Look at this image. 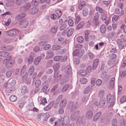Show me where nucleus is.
Segmentation results:
<instances>
[{"mask_svg": "<svg viewBox=\"0 0 126 126\" xmlns=\"http://www.w3.org/2000/svg\"><path fill=\"white\" fill-rule=\"evenodd\" d=\"M18 30L16 29L13 28L11 29L8 31H6V34L10 37H15L17 35L18 33Z\"/></svg>", "mask_w": 126, "mask_h": 126, "instance_id": "nucleus-1", "label": "nucleus"}, {"mask_svg": "<svg viewBox=\"0 0 126 126\" xmlns=\"http://www.w3.org/2000/svg\"><path fill=\"white\" fill-rule=\"evenodd\" d=\"M63 122L60 121L58 123L59 126H67L66 125L69 123V120L68 116L66 115L64 116L63 118Z\"/></svg>", "mask_w": 126, "mask_h": 126, "instance_id": "nucleus-2", "label": "nucleus"}, {"mask_svg": "<svg viewBox=\"0 0 126 126\" xmlns=\"http://www.w3.org/2000/svg\"><path fill=\"white\" fill-rule=\"evenodd\" d=\"M115 100V95L114 94L112 95L110 94L107 96V101L108 103H111V106H113L114 104V101Z\"/></svg>", "mask_w": 126, "mask_h": 126, "instance_id": "nucleus-3", "label": "nucleus"}, {"mask_svg": "<svg viewBox=\"0 0 126 126\" xmlns=\"http://www.w3.org/2000/svg\"><path fill=\"white\" fill-rule=\"evenodd\" d=\"M68 105L69 108L71 109V111H72L78 106V103L77 102H74L73 101H71L68 103Z\"/></svg>", "mask_w": 126, "mask_h": 126, "instance_id": "nucleus-4", "label": "nucleus"}, {"mask_svg": "<svg viewBox=\"0 0 126 126\" xmlns=\"http://www.w3.org/2000/svg\"><path fill=\"white\" fill-rule=\"evenodd\" d=\"M28 22L26 20H22L19 22V26L22 28H25L28 26Z\"/></svg>", "mask_w": 126, "mask_h": 126, "instance_id": "nucleus-5", "label": "nucleus"}, {"mask_svg": "<svg viewBox=\"0 0 126 126\" xmlns=\"http://www.w3.org/2000/svg\"><path fill=\"white\" fill-rule=\"evenodd\" d=\"M31 6V4L30 3H28L24 6L21 7L20 8V11L21 12H25L28 10Z\"/></svg>", "mask_w": 126, "mask_h": 126, "instance_id": "nucleus-6", "label": "nucleus"}, {"mask_svg": "<svg viewBox=\"0 0 126 126\" xmlns=\"http://www.w3.org/2000/svg\"><path fill=\"white\" fill-rule=\"evenodd\" d=\"M117 42L119 48L121 49H123L126 46V44L125 42L122 41L120 39H118L117 40Z\"/></svg>", "mask_w": 126, "mask_h": 126, "instance_id": "nucleus-7", "label": "nucleus"}, {"mask_svg": "<svg viewBox=\"0 0 126 126\" xmlns=\"http://www.w3.org/2000/svg\"><path fill=\"white\" fill-rule=\"evenodd\" d=\"M84 116L79 117L77 120L76 121V124L77 126H80L81 124L84 123Z\"/></svg>", "mask_w": 126, "mask_h": 126, "instance_id": "nucleus-8", "label": "nucleus"}, {"mask_svg": "<svg viewBox=\"0 0 126 126\" xmlns=\"http://www.w3.org/2000/svg\"><path fill=\"white\" fill-rule=\"evenodd\" d=\"M73 55L74 56H77L79 58H81L83 54L80 50L77 49L74 51L73 53Z\"/></svg>", "mask_w": 126, "mask_h": 126, "instance_id": "nucleus-9", "label": "nucleus"}, {"mask_svg": "<svg viewBox=\"0 0 126 126\" xmlns=\"http://www.w3.org/2000/svg\"><path fill=\"white\" fill-rule=\"evenodd\" d=\"M71 73L72 68L71 66L70 65H68L66 68L64 74L65 76H68Z\"/></svg>", "mask_w": 126, "mask_h": 126, "instance_id": "nucleus-10", "label": "nucleus"}, {"mask_svg": "<svg viewBox=\"0 0 126 126\" xmlns=\"http://www.w3.org/2000/svg\"><path fill=\"white\" fill-rule=\"evenodd\" d=\"M15 63L14 60H12L10 61H6L5 62V66L7 68L9 69L12 67Z\"/></svg>", "mask_w": 126, "mask_h": 126, "instance_id": "nucleus-11", "label": "nucleus"}, {"mask_svg": "<svg viewBox=\"0 0 126 126\" xmlns=\"http://www.w3.org/2000/svg\"><path fill=\"white\" fill-rule=\"evenodd\" d=\"M39 11V8L37 7H33L30 9L29 11V14H34L37 13Z\"/></svg>", "mask_w": 126, "mask_h": 126, "instance_id": "nucleus-12", "label": "nucleus"}, {"mask_svg": "<svg viewBox=\"0 0 126 126\" xmlns=\"http://www.w3.org/2000/svg\"><path fill=\"white\" fill-rule=\"evenodd\" d=\"M79 115V111H76L71 116V119L72 121H74L76 120Z\"/></svg>", "mask_w": 126, "mask_h": 126, "instance_id": "nucleus-13", "label": "nucleus"}, {"mask_svg": "<svg viewBox=\"0 0 126 126\" xmlns=\"http://www.w3.org/2000/svg\"><path fill=\"white\" fill-rule=\"evenodd\" d=\"M99 17V16L98 15H95L93 20V23L94 25L97 26L99 24V21L98 20Z\"/></svg>", "mask_w": 126, "mask_h": 126, "instance_id": "nucleus-14", "label": "nucleus"}, {"mask_svg": "<svg viewBox=\"0 0 126 126\" xmlns=\"http://www.w3.org/2000/svg\"><path fill=\"white\" fill-rule=\"evenodd\" d=\"M102 114L101 111H99L93 117V121H97L101 117Z\"/></svg>", "mask_w": 126, "mask_h": 126, "instance_id": "nucleus-15", "label": "nucleus"}, {"mask_svg": "<svg viewBox=\"0 0 126 126\" xmlns=\"http://www.w3.org/2000/svg\"><path fill=\"white\" fill-rule=\"evenodd\" d=\"M99 60L97 59H95L94 61L92 64V69L94 70L97 67L99 63Z\"/></svg>", "mask_w": 126, "mask_h": 126, "instance_id": "nucleus-16", "label": "nucleus"}, {"mask_svg": "<svg viewBox=\"0 0 126 126\" xmlns=\"http://www.w3.org/2000/svg\"><path fill=\"white\" fill-rule=\"evenodd\" d=\"M86 3L85 1H80L78 3V8L80 10H82L85 6Z\"/></svg>", "mask_w": 126, "mask_h": 126, "instance_id": "nucleus-17", "label": "nucleus"}, {"mask_svg": "<svg viewBox=\"0 0 126 126\" xmlns=\"http://www.w3.org/2000/svg\"><path fill=\"white\" fill-rule=\"evenodd\" d=\"M26 16V14L25 13H23L19 14L18 15L16 16V19L18 20H21L22 18Z\"/></svg>", "mask_w": 126, "mask_h": 126, "instance_id": "nucleus-18", "label": "nucleus"}, {"mask_svg": "<svg viewBox=\"0 0 126 126\" xmlns=\"http://www.w3.org/2000/svg\"><path fill=\"white\" fill-rule=\"evenodd\" d=\"M115 61L116 60H109L108 61V64L109 65L111 66H114L117 64L118 63V62H116Z\"/></svg>", "mask_w": 126, "mask_h": 126, "instance_id": "nucleus-19", "label": "nucleus"}, {"mask_svg": "<svg viewBox=\"0 0 126 126\" xmlns=\"http://www.w3.org/2000/svg\"><path fill=\"white\" fill-rule=\"evenodd\" d=\"M93 112L92 110H89L86 113L85 115L88 118H91L93 115Z\"/></svg>", "mask_w": 126, "mask_h": 126, "instance_id": "nucleus-20", "label": "nucleus"}, {"mask_svg": "<svg viewBox=\"0 0 126 126\" xmlns=\"http://www.w3.org/2000/svg\"><path fill=\"white\" fill-rule=\"evenodd\" d=\"M106 26L104 24H102L100 27V32L102 33H103L106 32Z\"/></svg>", "mask_w": 126, "mask_h": 126, "instance_id": "nucleus-21", "label": "nucleus"}, {"mask_svg": "<svg viewBox=\"0 0 126 126\" xmlns=\"http://www.w3.org/2000/svg\"><path fill=\"white\" fill-rule=\"evenodd\" d=\"M53 104V103L52 102H50L49 104L47 106L44 108L45 111H47L50 110L52 107Z\"/></svg>", "mask_w": 126, "mask_h": 126, "instance_id": "nucleus-22", "label": "nucleus"}, {"mask_svg": "<svg viewBox=\"0 0 126 126\" xmlns=\"http://www.w3.org/2000/svg\"><path fill=\"white\" fill-rule=\"evenodd\" d=\"M53 56V53L52 50H48L47 53V56L46 58H49L52 57Z\"/></svg>", "mask_w": 126, "mask_h": 126, "instance_id": "nucleus-23", "label": "nucleus"}, {"mask_svg": "<svg viewBox=\"0 0 126 126\" xmlns=\"http://www.w3.org/2000/svg\"><path fill=\"white\" fill-rule=\"evenodd\" d=\"M84 24V22L83 21L80 22L77 26L76 27V30H79L81 29L83 26Z\"/></svg>", "mask_w": 126, "mask_h": 126, "instance_id": "nucleus-24", "label": "nucleus"}, {"mask_svg": "<svg viewBox=\"0 0 126 126\" xmlns=\"http://www.w3.org/2000/svg\"><path fill=\"white\" fill-rule=\"evenodd\" d=\"M106 102V101L105 99H100L99 104V108H102L105 105Z\"/></svg>", "mask_w": 126, "mask_h": 126, "instance_id": "nucleus-25", "label": "nucleus"}, {"mask_svg": "<svg viewBox=\"0 0 126 126\" xmlns=\"http://www.w3.org/2000/svg\"><path fill=\"white\" fill-rule=\"evenodd\" d=\"M55 12L57 15V19H58L62 15V12L61 10L60 9H57L55 10Z\"/></svg>", "mask_w": 126, "mask_h": 126, "instance_id": "nucleus-26", "label": "nucleus"}, {"mask_svg": "<svg viewBox=\"0 0 126 126\" xmlns=\"http://www.w3.org/2000/svg\"><path fill=\"white\" fill-rule=\"evenodd\" d=\"M10 54L9 53L5 51H0V56L3 57H5Z\"/></svg>", "mask_w": 126, "mask_h": 126, "instance_id": "nucleus-27", "label": "nucleus"}, {"mask_svg": "<svg viewBox=\"0 0 126 126\" xmlns=\"http://www.w3.org/2000/svg\"><path fill=\"white\" fill-rule=\"evenodd\" d=\"M49 114L43 113V118L42 119V121L44 122L47 121L48 118H49Z\"/></svg>", "mask_w": 126, "mask_h": 126, "instance_id": "nucleus-28", "label": "nucleus"}, {"mask_svg": "<svg viewBox=\"0 0 126 126\" xmlns=\"http://www.w3.org/2000/svg\"><path fill=\"white\" fill-rule=\"evenodd\" d=\"M34 67L32 65L30 66L28 71V75L29 76H31L34 71Z\"/></svg>", "mask_w": 126, "mask_h": 126, "instance_id": "nucleus-29", "label": "nucleus"}, {"mask_svg": "<svg viewBox=\"0 0 126 126\" xmlns=\"http://www.w3.org/2000/svg\"><path fill=\"white\" fill-rule=\"evenodd\" d=\"M52 47L54 50H57L60 49L62 48V46L58 44H55L53 45L52 46Z\"/></svg>", "mask_w": 126, "mask_h": 126, "instance_id": "nucleus-30", "label": "nucleus"}, {"mask_svg": "<svg viewBox=\"0 0 126 126\" xmlns=\"http://www.w3.org/2000/svg\"><path fill=\"white\" fill-rule=\"evenodd\" d=\"M92 86H88L86 87L84 91V93L87 94L89 93L92 89Z\"/></svg>", "mask_w": 126, "mask_h": 126, "instance_id": "nucleus-31", "label": "nucleus"}, {"mask_svg": "<svg viewBox=\"0 0 126 126\" xmlns=\"http://www.w3.org/2000/svg\"><path fill=\"white\" fill-rule=\"evenodd\" d=\"M21 92L23 94L28 93V90L27 87L25 85L22 86L21 89Z\"/></svg>", "mask_w": 126, "mask_h": 126, "instance_id": "nucleus-32", "label": "nucleus"}, {"mask_svg": "<svg viewBox=\"0 0 126 126\" xmlns=\"http://www.w3.org/2000/svg\"><path fill=\"white\" fill-rule=\"evenodd\" d=\"M67 101L65 99H63L61 102L60 104V106L64 108L67 104Z\"/></svg>", "mask_w": 126, "mask_h": 126, "instance_id": "nucleus-33", "label": "nucleus"}, {"mask_svg": "<svg viewBox=\"0 0 126 126\" xmlns=\"http://www.w3.org/2000/svg\"><path fill=\"white\" fill-rule=\"evenodd\" d=\"M49 87V85L48 84H47L44 85L41 88V91L42 92L46 93L47 89Z\"/></svg>", "mask_w": 126, "mask_h": 126, "instance_id": "nucleus-34", "label": "nucleus"}, {"mask_svg": "<svg viewBox=\"0 0 126 126\" xmlns=\"http://www.w3.org/2000/svg\"><path fill=\"white\" fill-rule=\"evenodd\" d=\"M105 94V91L103 90H100L98 93V97L99 98H102L103 97Z\"/></svg>", "mask_w": 126, "mask_h": 126, "instance_id": "nucleus-35", "label": "nucleus"}, {"mask_svg": "<svg viewBox=\"0 0 126 126\" xmlns=\"http://www.w3.org/2000/svg\"><path fill=\"white\" fill-rule=\"evenodd\" d=\"M25 103L26 102L24 101L23 99L19 101L18 103L19 104V107L22 109Z\"/></svg>", "mask_w": 126, "mask_h": 126, "instance_id": "nucleus-36", "label": "nucleus"}, {"mask_svg": "<svg viewBox=\"0 0 126 126\" xmlns=\"http://www.w3.org/2000/svg\"><path fill=\"white\" fill-rule=\"evenodd\" d=\"M74 32V29L71 28L69 29L67 33V36L68 37H70L72 34Z\"/></svg>", "mask_w": 126, "mask_h": 126, "instance_id": "nucleus-37", "label": "nucleus"}, {"mask_svg": "<svg viewBox=\"0 0 126 126\" xmlns=\"http://www.w3.org/2000/svg\"><path fill=\"white\" fill-rule=\"evenodd\" d=\"M39 58V57H38L34 59L33 62V64L34 65H37L39 63L41 60Z\"/></svg>", "mask_w": 126, "mask_h": 126, "instance_id": "nucleus-38", "label": "nucleus"}, {"mask_svg": "<svg viewBox=\"0 0 126 126\" xmlns=\"http://www.w3.org/2000/svg\"><path fill=\"white\" fill-rule=\"evenodd\" d=\"M70 86V85L69 84H67L64 86L62 88V92H64L68 90Z\"/></svg>", "mask_w": 126, "mask_h": 126, "instance_id": "nucleus-39", "label": "nucleus"}, {"mask_svg": "<svg viewBox=\"0 0 126 126\" xmlns=\"http://www.w3.org/2000/svg\"><path fill=\"white\" fill-rule=\"evenodd\" d=\"M60 67V64L59 63H56L55 64L53 67L54 71L58 70Z\"/></svg>", "mask_w": 126, "mask_h": 126, "instance_id": "nucleus-40", "label": "nucleus"}, {"mask_svg": "<svg viewBox=\"0 0 126 126\" xmlns=\"http://www.w3.org/2000/svg\"><path fill=\"white\" fill-rule=\"evenodd\" d=\"M9 99L11 101L14 102L17 99V97L15 95H12L10 97Z\"/></svg>", "mask_w": 126, "mask_h": 126, "instance_id": "nucleus-41", "label": "nucleus"}, {"mask_svg": "<svg viewBox=\"0 0 126 126\" xmlns=\"http://www.w3.org/2000/svg\"><path fill=\"white\" fill-rule=\"evenodd\" d=\"M50 18L53 20H54L57 18V14L55 13H53L50 16Z\"/></svg>", "mask_w": 126, "mask_h": 126, "instance_id": "nucleus-42", "label": "nucleus"}, {"mask_svg": "<svg viewBox=\"0 0 126 126\" xmlns=\"http://www.w3.org/2000/svg\"><path fill=\"white\" fill-rule=\"evenodd\" d=\"M39 3L40 4H42L45 2L46 3L49 4L50 2V0H39Z\"/></svg>", "mask_w": 126, "mask_h": 126, "instance_id": "nucleus-43", "label": "nucleus"}, {"mask_svg": "<svg viewBox=\"0 0 126 126\" xmlns=\"http://www.w3.org/2000/svg\"><path fill=\"white\" fill-rule=\"evenodd\" d=\"M77 40L78 42L81 43L83 42L84 39L82 36H79L77 37Z\"/></svg>", "mask_w": 126, "mask_h": 126, "instance_id": "nucleus-44", "label": "nucleus"}, {"mask_svg": "<svg viewBox=\"0 0 126 126\" xmlns=\"http://www.w3.org/2000/svg\"><path fill=\"white\" fill-rule=\"evenodd\" d=\"M116 57V55L114 53H110L109 56V59H115Z\"/></svg>", "mask_w": 126, "mask_h": 126, "instance_id": "nucleus-45", "label": "nucleus"}, {"mask_svg": "<svg viewBox=\"0 0 126 126\" xmlns=\"http://www.w3.org/2000/svg\"><path fill=\"white\" fill-rule=\"evenodd\" d=\"M62 58V56H56L54 57V60L55 61H58L61 59Z\"/></svg>", "mask_w": 126, "mask_h": 126, "instance_id": "nucleus-46", "label": "nucleus"}, {"mask_svg": "<svg viewBox=\"0 0 126 126\" xmlns=\"http://www.w3.org/2000/svg\"><path fill=\"white\" fill-rule=\"evenodd\" d=\"M120 102L123 103L126 101V96L125 95H123L120 98Z\"/></svg>", "mask_w": 126, "mask_h": 126, "instance_id": "nucleus-47", "label": "nucleus"}, {"mask_svg": "<svg viewBox=\"0 0 126 126\" xmlns=\"http://www.w3.org/2000/svg\"><path fill=\"white\" fill-rule=\"evenodd\" d=\"M82 14L84 16H86L88 14V9L86 8H84L82 11Z\"/></svg>", "mask_w": 126, "mask_h": 126, "instance_id": "nucleus-48", "label": "nucleus"}, {"mask_svg": "<svg viewBox=\"0 0 126 126\" xmlns=\"http://www.w3.org/2000/svg\"><path fill=\"white\" fill-rule=\"evenodd\" d=\"M75 23L76 24L78 23L81 20L80 16L79 15L77 16L75 15Z\"/></svg>", "mask_w": 126, "mask_h": 126, "instance_id": "nucleus-49", "label": "nucleus"}, {"mask_svg": "<svg viewBox=\"0 0 126 126\" xmlns=\"http://www.w3.org/2000/svg\"><path fill=\"white\" fill-rule=\"evenodd\" d=\"M12 74V72L11 70H9L6 72V77L8 78L10 77Z\"/></svg>", "mask_w": 126, "mask_h": 126, "instance_id": "nucleus-50", "label": "nucleus"}, {"mask_svg": "<svg viewBox=\"0 0 126 126\" xmlns=\"http://www.w3.org/2000/svg\"><path fill=\"white\" fill-rule=\"evenodd\" d=\"M115 79L114 78H112L110 81V85L112 87H113L114 86Z\"/></svg>", "mask_w": 126, "mask_h": 126, "instance_id": "nucleus-51", "label": "nucleus"}, {"mask_svg": "<svg viewBox=\"0 0 126 126\" xmlns=\"http://www.w3.org/2000/svg\"><path fill=\"white\" fill-rule=\"evenodd\" d=\"M68 23L70 26H72L74 25V21L73 19L72 18H69L68 20Z\"/></svg>", "mask_w": 126, "mask_h": 126, "instance_id": "nucleus-52", "label": "nucleus"}, {"mask_svg": "<svg viewBox=\"0 0 126 126\" xmlns=\"http://www.w3.org/2000/svg\"><path fill=\"white\" fill-rule=\"evenodd\" d=\"M86 71L85 70H81L79 71V74L84 76L86 74Z\"/></svg>", "mask_w": 126, "mask_h": 126, "instance_id": "nucleus-53", "label": "nucleus"}, {"mask_svg": "<svg viewBox=\"0 0 126 126\" xmlns=\"http://www.w3.org/2000/svg\"><path fill=\"white\" fill-rule=\"evenodd\" d=\"M117 122L115 118L113 119L112 121V126H117Z\"/></svg>", "mask_w": 126, "mask_h": 126, "instance_id": "nucleus-54", "label": "nucleus"}, {"mask_svg": "<svg viewBox=\"0 0 126 126\" xmlns=\"http://www.w3.org/2000/svg\"><path fill=\"white\" fill-rule=\"evenodd\" d=\"M41 84L40 80L39 79L36 80L35 83V87H38Z\"/></svg>", "mask_w": 126, "mask_h": 126, "instance_id": "nucleus-55", "label": "nucleus"}, {"mask_svg": "<svg viewBox=\"0 0 126 126\" xmlns=\"http://www.w3.org/2000/svg\"><path fill=\"white\" fill-rule=\"evenodd\" d=\"M120 75L122 78L126 76V71H122L120 73Z\"/></svg>", "mask_w": 126, "mask_h": 126, "instance_id": "nucleus-56", "label": "nucleus"}, {"mask_svg": "<svg viewBox=\"0 0 126 126\" xmlns=\"http://www.w3.org/2000/svg\"><path fill=\"white\" fill-rule=\"evenodd\" d=\"M64 107L60 106V108L58 110V112L60 114H62L64 112Z\"/></svg>", "mask_w": 126, "mask_h": 126, "instance_id": "nucleus-57", "label": "nucleus"}, {"mask_svg": "<svg viewBox=\"0 0 126 126\" xmlns=\"http://www.w3.org/2000/svg\"><path fill=\"white\" fill-rule=\"evenodd\" d=\"M80 82L82 84H85L87 82V79L85 78H82L80 79Z\"/></svg>", "mask_w": 126, "mask_h": 126, "instance_id": "nucleus-58", "label": "nucleus"}, {"mask_svg": "<svg viewBox=\"0 0 126 126\" xmlns=\"http://www.w3.org/2000/svg\"><path fill=\"white\" fill-rule=\"evenodd\" d=\"M88 99V96H83L81 98V101L84 102L87 101Z\"/></svg>", "mask_w": 126, "mask_h": 126, "instance_id": "nucleus-59", "label": "nucleus"}, {"mask_svg": "<svg viewBox=\"0 0 126 126\" xmlns=\"http://www.w3.org/2000/svg\"><path fill=\"white\" fill-rule=\"evenodd\" d=\"M58 85L57 84L55 85L51 89L50 92L51 93L53 92L58 88Z\"/></svg>", "mask_w": 126, "mask_h": 126, "instance_id": "nucleus-60", "label": "nucleus"}, {"mask_svg": "<svg viewBox=\"0 0 126 126\" xmlns=\"http://www.w3.org/2000/svg\"><path fill=\"white\" fill-rule=\"evenodd\" d=\"M62 77V75L61 74H60L55 77H54L55 78V80L57 82L61 79Z\"/></svg>", "mask_w": 126, "mask_h": 126, "instance_id": "nucleus-61", "label": "nucleus"}, {"mask_svg": "<svg viewBox=\"0 0 126 126\" xmlns=\"http://www.w3.org/2000/svg\"><path fill=\"white\" fill-rule=\"evenodd\" d=\"M87 56L90 59H92L93 58L94 55L92 53L88 52L87 53Z\"/></svg>", "mask_w": 126, "mask_h": 126, "instance_id": "nucleus-62", "label": "nucleus"}, {"mask_svg": "<svg viewBox=\"0 0 126 126\" xmlns=\"http://www.w3.org/2000/svg\"><path fill=\"white\" fill-rule=\"evenodd\" d=\"M14 2L12 0H10L6 3V5L8 7H10L13 4Z\"/></svg>", "mask_w": 126, "mask_h": 126, "instance_id": "nucleus-63", "label": "nucleus"}, {"mask_svg": "<svg viewBox=\"0 0 126 126\" xmlns=\"http://www.w3.org/2000/svg\"><path fill=\"white\" fill-rule=\"evenodd\" d=\"M43 113H40V114L38 115L36 117V119L38 121H40L41 119H42V118H43Z\"/></svg>", "mask_w": 126, "mask_h": 126, "instance_id": "nucleus-64", "label": "nucleus"}]
</instances>
